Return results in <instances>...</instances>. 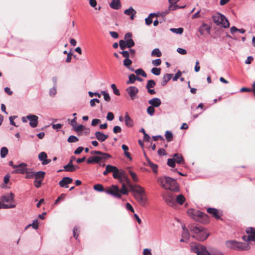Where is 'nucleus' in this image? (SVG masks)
<instances>
[{
  "mask_svg": "<svg viewBox=\"0 0 255 255\" xmlns=\"http://www.w3.org/2000/svg\"><path fill=\"white\" fill-rule=\"evenodd\" d=\"M25 173L26 174L25 178L31 179L35 177V172L29 171V169H27V172Z\"/></svg>",
  "mask_w": 255,
  "mask_h": 255,
  "instance_id": "obj_40",
  "label": "nucleus"
},
{
  "mask_svg": "<svg viewBox=\"0 0 255 255\" xmlns=\"http://www.w3.org/2000/svg\"><path fill=\"white\" fill-rule=\"evenodd\" d=\"M129 187L131 191L135 192L134 195H141L145 193L144 188L139 185L131 184Z\"/></svg>",
  "mask_w": 255,
  "mask_h": 255,
  "instance_id": "obj_14",
  "label": "nucleus"
},
{
  "mask_svg": "<svg viewBox=\"0 0 255 255\" xmlns=\"http://www.w3.org/2000/svg\"><path fill=\"white\" fill-rule=\"evenodd\" d=\"M147 162H148V165L152 169L153 172H154V173H157V168H158L157 165L156 164H155L153 163H152L149 159H147Z\"/></svg>",
  "mask_w": 255,
  "mask_h": 255,
  "instance_id": "obj_35",
  "label": "nucleus"
},
{
  "mask_svg": "<svg viewBox=\"0 0 255 255\" xmlns=\"http://www.w3.org/2000/svg\"><path fill=\"white\" fill-rule=\"evenodd\" d=\"M126 42L127 43L126 46L128 48H130L134 45V42L132 39H128Z\"/></svg>",
  "mask_w": 255,
  "mask_h": 255,
  "instance_id": "obj_57",
  "label": "nucleus"
},
{
  "mask_svg": "<svg viewBox=\"0 0 255 255\" xmlns=\"http://www.w3.org/2000/svg\"><path fill=\"white\" fill-rule=\"evenodd\" d=\"M101 94L103 95L104 99L106 101L109 102L110 101L111 98L109 94L104 91L101 92Z\"/></svg>",
  "mask_w": 255,
  "mask_h": 255,
  "instance_id": "obj_58",
  "label": "nucleus"
},
{
  "mask_svg": "<svg viewBox=\"0 0 255 255\" xmlns=\"http://www.w3.org/2000/svg\"><path fill=\"white\" fill-rule=\"evenodd\" d=\"M121 174V179H119L120 183L123 184V183L126 182L127 185L129 187V186L131 184L130 180L128 178L127 174H126L125 171H122V173Z\"/></svg>",
  "mask_w": 255,
  "mask_h": 255,
  "instance_id": "obj_20",
  "label": "nucleus"
},
{
  "mask_svg": "<svg viewBox=\"0 0 255 255\" xmlns=\"http://www.w3.org/2000/svg\"><path fill=\"white\" fill-rule=\"evenodd\" d=\"M185 201V198L182 194H179L175 198V203L182 205Z\"/></svg>",
  "mask_w": 255,
  "mask_h": 255,
  "instance_id": "obj_31",
  "label": "nucleus"
},
{
  "mask_svg": "<svg viewBox=\"0 0 255 255\" xmlns=\"http://www.w3.org/2000/svg\"><path fill=\"white\" fill-rule=\"evenodd\" d=\"M172 76V74H166L164 75L163 77L162 81L161 82V85L162 86H165L168 82L171 79Z\"/></svg>",
  "mask_w": 255,
  "mask_h": 255,
  "instance_id": "obj_32",
  "label": "nucleus"
},
{
  "mask_svg": "<svg viewBox=\"0 0 255 255\" xmlns=\"http://www.w3.org/2000/svg\"><path fill=\"white\" fill-rule=\"evenodd\" d=\"M112 157H108L106 156H102V155H96L91 156L87 160V162L88 164L98 163L100 161H103L111 158Z\"/></svg>",
  "mask_w": 255,
  "mask_h": 255,
  "instance_id": "obj_10",
  "label": "nucleus"
},
{
  "mask_svg": "<svg viewBox=\"0 0 255 255\" xmlns=\"http://www.w3.org/2000/svg\"><path fill=\"white\" fill-rule=\"evenodd\" d=\"M148 103L152 107H158L161 104V100L157 98H154L148 101Z\"/></svg>",
  "mask_w": 255,
  "mask_h": 255,
  "instance_id": "obj_25",
  "label": "nucleus"
},
{
  "mask_svg": "<svg viewBox=\"0 0 255 255\" xmlns=\"http://www.w3.org/2000/svg\"><path fill=\"white\" fill-rule=\"evenodd\" d=\"M191 251L193 253H196L197 254L199 253V254L203 255V254H205V253H206V251H207L206 250V248L204 247H201V248H199L197 246H195L192 248Z\"/></svg>",
  "mask_w": 255,
  "mask_h": 255,
  "instance_id": "obj_24",
  "label": "nucleus"
},
{
  "mask_svg": "<svg viewBox=\"0 0 255 255\" xmlns=\"http://www.w3.org/2000/svg\"><path fill=\"white\" fill-rule=\"evenodd\" d=\"M120 191L121 195V194L127 195L128 194V191L127 189L125 183H123L122 184V189L121 190H120Z\"/></svg>",
  "mask_w": 255,
  "mask_h": 255,
  "instance_id": "obj_46",
  "label": "nucleus"
},
{
  "mask_svg": "<svg viewBox=\"0 0 255 255\" xmlns=\"http://www.w3.org/2000/svg\"><path fill=\"white\" fill-rule=\"evenodd\" d=\"M123 170L120 171L118 169L117 171L115 172H113V176L114 178L117 179H121V173H122Z\"/></svg>",
  "mask_w": 255,
  "mask_h": 255,
  "instance_id": "obj_47",
  "label": "nucleus"
},
{
  "mask_svg": "<svg viewBox=\"0 0 255 255\" xmlns=\"http://www.w3.org/2000/svg\"><path fill=\"white\" fill-rule=\"evenodd\" d=\"M188 215L192 217L195 221H198L199 219H202L205 221H208L209 217L207 214L198 210L189 209L188 210Z\"/></svg>",
  "mask_w": 255,
  "mask_h": 255,
  "instance_id": "obj_6",
  "label": "nucleus"
},
{
  "mask_svg": "<svg viewBox=\"0 0 255 255\" xmlns=\"http://www.w3.org/2000/svg\"><path fill=\"white\" fill-rule=\"evenodd\" d=\"M170 30L171 31L177 34H181L183 32V28L181 27L178 28H172Z\"/></svg>",
  "mask_w": 255,
  "mask_h": 255,
  "instance_id": "obj_50",
  "label": "nucleus"
},
{
  "mask_svg": "<svg viewBox=\"0 0 255 255\" xmlns=\"http://www.w3.org/2000/svg\"><path fill=\"white\" fill-rule=\"evenodd\" d=\"M107 169L108 170L109 173L110 172H115L118 170V168L115 166H113L111 165H107L106 166Z\"/></svg>",
  "mask_w": 255,
  "mask_h": 255,
  "instance_id": "obj_43",
  "label": "nucleus"
},
{
  "mask_svg": "<svg viewBox=\"0 0 255 255\" xmlns=\"http://www.w3.org/2000/svg\"><path fill=\"white\" fill-rule=\"evenodd\" d=\"M126 41H124V40H121L119 41V46L120 48L122 50L125 49L126 47H127V46H126Z\"/></svg>",
  "mask_w": 255,
  "mask_h": 255,
  "instance_id": "obj_59",
  "label": "nucleus"
},
{
  "mask_svg": "<svg viewBox=\"0 0 255 255\" xmlns=\"http://www.w3.org/2000/svg\"><path fill=\"white\" fill-rule=\"evenodd\" d=\"M73 182V179L69 177H63L59 182V185L61 187L68 188V185Z\"/></svg>",
  "mask_w": 255,
  "mask_h": 255,
  "instance_id": "obj_17",
  "label": "nucleus"
},
{
  "mask_svg": "<svg viewBox=\"0 0 255 255\" xmlns=\"http://www.w3.org/2000/svg\"><path fill=\"white\" fill-rule=\"evenodd\" d=\"M93 188L95 190L99 191V192H102L104 191V188L102 184H95Z\"/></svg>",
  "mask_w": 255,
  "mask_h": 255,
  "instance_id": "obj_45",
  "label": "nucleus"
},
{
  "mask_svg": "<svg viewBox=\"0 0 255 255\" xmlns=\"http://www.w3.org/2000/svg\"><path fill=\"white\" fill-rule=\"evenodd\" d=\"M124 13L127 15H130V19H133L136 12L132 7H130L129 8L126 9Z\"/></svg>",
  "mask_w": 255,
  "mask_h": 255,
  "instance_id": "obj_27",
  "label": "nucleus"
},
{
  "mask_svg": "<svg viewBox=\"0 0 255 255\" xmlns=\"http://www.w3.org/2000/svg\"><path fill=\"white\" fill-rule=\"evenodd\" d=\"M176 3L177 2L169 3L170 5L169 6L168 9L167 11L163 12L162 15H166L167 14H168L169 13V11H170V10H174L177 9V8H183L184 7V6L179 7L178 5L176 4Z\"/></svg>",
  "mask_w": 255,
  "mask_h": 255,
  "instance_id": "obj_23",
  "label": "nucleus"
},
{
  "mask_svg": "<svg viewBox=\"0 0 255 255\" xmlns=\"http://www.w3.org/2000/svg\"><path fill=\"white\" fill-rule=\"evenodd\" d=\"M26 167L27 165L24 163H20L17 166H13V168H15V170L13 173L25 174L27 172Z\"/></svg>",
  "mask_w": 255,
  "mask_h": 255,
  "instance_id": "obj_15",
  "label": "nucleus"
},
{
  "mask_svg": "<svg viewBox=\"0 0 255 255\" xmlns=\"http://www.w3.org/2000/svg\"><path fill=\"white\" fill-rule=\"evenodd\" d=\"M120 53L122 54L123 56L125 58V59L129 58V52L128 51H123L122 52H120Z\"/></svg>",
  "mask_w": 255,
  "mask_h": 255,
  "instance_id": "obj_62",
  "label": "nucleus"
},
{
  "mask_svg": "<svg viewBox=\"0 0 255 255\" xmlns=\"http://www.w3.org/2000/svg\"><path fill=\"white\" fill-rule=\"evenodd\" d=\"M26 118L30 121L29 125L32 128H35L38 124V117L33 115H29L26 117Z\"/></svg>",
  "mask_w": 255,
  "mask_h": 255,
  "instance_id": "obj_16",
  "label": "nucleus"
},
{
  "mask_svg": "<svg viewBox=\"0 0 255 255\" xmlns=\"http://www.w3.org/2000/svg\"><path fill=\"white\" fill-rule=\"evenodd\" d=\"M80 232V228L78 226H75L73 229V237L76 240L78 239L79 233Z\"/></svg>",
  "mask_w": 255,
  "mask_h": 255,
  "instance_id": "obj_36",
  "label": "nucleus"
},
{
  "mask_svg": "<svg viewBox=\"0 0 255 255\" xmlns=\"http://www.w3.org/2000/svg\"><path fill=\"white\" fill-rule=\"evenodd\" d=\"M128 172L129 173V174L130 175L132 179V180L135 182H136L138 181V178L136 176V174L133 172L131 170H130V167H128Z\"/></svg>",
  "mask_w": 255,
  "mask_h": 255,
  "instance_id": "obj_38",
  "label": "nucleus"
},
{
  "mask_svg": "<svg viewBox=\"0 0 255 255\" xmlns=\"http://www.w3.org/2000/svg\"><path fill=\"white\" fill-rule=\"evenodd\" d=\"M101 123V120L98 119H93L91 123L92 126H96L98 124Z\"/></svg>",
  "mask_w": 255,
  "mask_h": 255,
  "instance_id": "obj_64",
  "label": "nucleus"
},
{
  "mask_svg": "<svg viewBox=\"0 0 255 255\" xmlns=\"http://www.w3.org/2000/svg\"><path fill=\"white\" fill-rule=\"evenodd\" d=\"M124 65L125 66H126V67H127L129 69H130V70L131 71H133V69H130L129 68L130 66L131 65V63H132V61L131 60H130L129 58H127V59H125L124 60Z\"/></svg>",
  "mask_w": 255,
  "mask_h": 255,
  "instance_id": "obj_37",
  "label": "nucleus"
},
{
  "mask_svg": "<svg viewBox=\"0 0 255 255\" xmlns=\"http://www.w3.org/2000/svg\"><path fill=\"white\" fill-rule=\"evenodd\" d=\"M185 160L183 156L180 153H175L173 155V158H169L167 160V165L171 167H175V163L178 164L184 163Z\"/></svg>",
  "mask_w": 255,
  "mask_h": 255,
  "instance_id": "obj_7",
  "label": "nucleus"
},
{
  "mask_svg": "<svg viewBox=\"0 0 255 255\" xmlns=\"http://www.w3.org/2000/svg\"><path fill=\"white\" fill-rule=\"evenodd\" d=\"M90 153L91 154H97L98 155H102V156H108V157H112L111 155L109 154V153H104V152H102L101 151H91Z\"/></svg>",
  "mask_w": 255,
  "mask_h": 255,
  "instance_id": "obj_39",
  "label": "nucleus"
},
{
  "mask_svg": "<svg viewBox=\"0 0 255 255\" xmlns=\"http://www.w3.org/2000/svg\"><path fill=\"white\" fill-rule=\"evenodd\" d=\"M122 131V128L120 126H116L113 128V132L115 133H118L121 132Z\"/></svg>",
  "mask_w": 255,
  "mask_h": 255,
  "instance_id": "obj_63",
  "label": "nucleus"
},
{
  "mask_svg": "<svg viewBox=\"0 0 255 255\" xmlns=\"http://www.w3.org/2000/svg\"><path fill=\"white\" fill-rule=\"evenodd\" d=\"M163 198L165 203L169 206L174 207L176 206L175 197L174 194L170 191L166 192L163 195Z\"/></svg>",
  "mask_w": 255,
  "mask_h": 255,
  "instance_id": "obj_9",
  "label": "nucleus"
},
{
  "mask_svg": "<svg viewBox=\"0 0 255 255\" xmlns=\"http://www.w3.org/2000/svg\"><path fill=\"white\" fill-rule=\"evenodd\" d=\"M154 108L151 106H149L147 109V112L150 116H152L154 114Z\"/></svg>",
  "mask_w": 255,
  "mask_h": 255,
  "instance_id": "obj_60",
  "label": "nucleus"
},
{
  "mask_svg": "<svg viewBox=\"0 0 255 255\" xmlns=\"http://www.w3.org/2000/svg\"><path fill=\"white\" fill-rule=\"evenodd\" d=\"M136 77L133 74H130L129 76V79L128 80L127 82V83L128 84H132L134 83L135 81L136 80Z\"/></svg>",
  "mask_w": 255,
  "mask_h": 255,
  "instance_id": "obj_49",
  "label": "nucleus"
},
{
  "mask_svg": "<svg viewBox=\"0 0 255 255\" xmlns=\"http://www.w3.org/2000/svg\"><path fill=\"white\" fill-rule=\"evenodd\" d=\"M207 212L210 216L217 220H220L223 221L222 217L223 216V212L220 209L209 207L207 208Z\"/></svg>",
  "mask_w": 255,
  "mask_h": 255,
  "instance_id": "obj_8",
  "label": "nucleus"
},
{
  "mask_svg": "<svg viewBox=\"0 0 255 255\" xmlns=\"http://www.w3.org/2000/svg\"><path fill=\"white\" fill-rule=\"evenodd\" d=\"M155 82L153 80H150L148 81L146 88L147 90L151 88H153L155 86Z\"/></svg>",
  "mask_w": 255,
  "mask_h": 255,
  "instance_id": "obj_48",
  "label": "nucleus"
},
{
  "mask_svg": "<svg viewBox=\"0 0 255 255\" xmlns=\"http://www.w3.org/2000/svg\"><path fill=\"white\" fill-rule=\"evenodd\" d=\"M151 72L154 75H159L160 74V72H161V68L154 67V68H152Z\"/></svg>",
  "mask_w": 255,
  "mask_h": 255,
  "instance_id": "obj_53",
  "label": "nucleus"
},
{
  "mask_svg": "<svg viewBox=\"0 0 255 255\" xmlns=\"http://www.w3.org/2000/svg\"><path fill=\"white\" fill-rule=\"evenodd\" d=\"M14 196L13 193H10L0 198L1 202H2L3 209L13 208L15 207L14 201Z\"/></svg>",
  "mask_w": 255,
  "mask_h": 255,
  "instance_id": "obj_4",
  "label": "nucleus"
},
{
  "mask_svg": "<svg viewBox=\"0 0 255 255\" xmlns=\"http://www.w3.org/2000/svg\"><path fill=\"white\" fill-rule=\"evenodd\" d=\"M190 232L193 234L192 237L199 241H204L209 236V233L205 228L201 226H197L195 224H190L188 227Z\"/></svg>",
  "mask_w": 255,
  "mask_h": 255,
  "instance_id": "obj_1",
  "label": "nucleus"
},
{
  "mask_svg": "<svg viewBox=\"0 0 255 255\" xmlns=\"http://www.w3.org/2000/svg\"><path fill=\"white\" fill-rule=\"evenodd\" d=\"M125 124L127 127H131L133 125V121L127 113L125 116Z\"/></svg>",
  "mask_w": 255,
  "mask_h": 255,
  "instance_id": "obj_29",
  "label": "nucleus"
},
{
  "mask_svg": "<svg viewBox=\"0 0 255 255\" xmlns=\"http://www.w3.org/2000/svg\"><path fill=\"white\" fill-rule=\"evenodd\" d=\"M105 192L107 194H111L115 197L118 198L121 197L120 189L117 185H112L110 187L106 189Z\"/></svg>",
  "mask_w": 255,
  "mask_h": 255,
  "instance_id": "obj_11",
  "label": "nucleus"
},
{
  "mask_svg": "<svg viewBox=\"0 0 255 255\" xmlns=\"http://www.w3.org/2000/svg\"><path fill=\"white\" fill-rule=\"evenodd\" d=\"M134 197L141 206H144L146 205L147 196L146 193L141 195H134Z\"/></svg>",
  "mask_w": 255,
  "mask_h": 255,
  "instance_id": "obj_13",
  "label": "nucleus"
},
{
  "mask_svg": "<svg viewBox=\"0 0 255 255\" xmlns=\"http://www.w3.org/2000/svg\"><path fill=\"white\" fill-rule=\"evenodd\" d=\"M66 194L62 193L61 194L60 196H59L57 199L55 200L54 204H58L61 201L63 200L66 197Z\"/></svg>",
  "mask_w": 255,
  "mask_h": 255,
  "instance_id": "obj_51",
  "label": "nucleus"
},
{
  "mask_svg": "<svg viewBox=\"0 0 255 255\" xmlns=\"http://www.w3.org/2000/svg\"><path fill=\"white\" fill-rule=\"evenodd\" d=\"M64 170H59L58 172H61L62 171H65L68 172H74V165L73 163H71V162H69L68 163L63 166Z\"/></svg>",
  "mask_w": 255,
  "mask_h": 255,
  "instance_id": "obj_26",
  "label": "nucleus"
},
{
  "mask_svg": "<svg viewBox=\"0 0 255 255\" xmlns=\"http://www.w3.org/2000/svg\"><path fill=\"white\" fill-rule=\"evenodd\" d=\"M111 7L115 9H119L121 6V2L120 0H112V2L110 4Z\"/></svg>",
  "mask_w": 255,
  "mask_h": 255,
  "instance_id": "obj_28",
  "label": "nucleus"
},
{
  "mask_svg": "<svg viewBox=\"0 0 255 255\" xmlns=\"http://www.w3.org/2000/svg\"><path fill=\"white\" fill-rule=\"evenodd\" d=\"M161 63V61L160 59H157L156 60H153L152 61V64L154 66H159Z\"/></svg>",
  "mask_w": 255,
  "mask_h": 255,
  "instance_id": "obj_61",
  "label": "nucleus"
},
{
  "mask_svg": "<svg viewBox=\"0 0 255 255\" xmlns=\"http://www.w3.org/2000/svg\"><path fill=\"white\" fill-rule=\"evenodd\" d=\"M212 19L217 25H221L224 28H228L230 26L229 21L224 15L219 13H217L212 16Z\"/></svg>",
  "mask_w": 255,
  "mask_h": 255,
  "instance_id": "obj_5",
  "label": "nucleus"
},
{
  "mask_svg": "<svg viewBox=\"0 0 255 255\" xmlns=\"http://www.w3.org/2000/svg\"><path fill=\"white\" fill-rule=\"evenodd\" d=\"M126 92L131 100H134L138 98L137 94L139 92L138 88L135 86H130L126 89Z\"/></svg>",
  "mask_w": 255,
  "mask_h": 255,
  "instance_id": "obj_12",
  "label": "nucleus"
},
{
  "mask_svg": "<svg viewBox=\"0 0 255 255\" xmlns=\"http://www.w3.org/2000/svg\"><path fill=\"white\" fill-rule=\"evenodd\" d=\"M158 182L160 183L161 186L166 190L175 192L179 191V185L173 178L165 176L159 178L158 179Z\"/></svg>",
  "mask_w": 255,
  "mask_h": 255,
  "instance_id": "obj_2",
  "label": "nucleus"
},
{
  "mask_svg": "<svg viewBox=\"0 0 255 255\" xmlns=\"http://www.w3.org/2000/svg\"><path fill=\"white\" fill-rule=\"evenodd\" d=\"M161 55H162L161 52H160L159 49L158 48H155V49H153L152 50V51L151 52V55L152 56H156V57H159L161 56Z\"/></svg>",
  "mask_w": 255,
  "mask_h": 255,
  "instance_id": "obj_42",
  "label": "nucleus"
},
{
  "mask_svg": "<svg viewBox=\"0 0 255 255\" xmlns=\"http://www.w3.org/2000/svg\"><path fill=\"white\" fill-rule=\"evenodd\" d=\"M45 173L44 171H38L35 172V177L36 179L43 181L44 178Z\"/></svg>",
  "mask_w": 255,
  "mask_h": 255,
  "instance_id": "obj_33",
  "label": "nucleus"
},
{
  "mask_svg": "<svg viewBox=\"0 0 255 255\" xmlns=\"http://www.w3.org/2000/svg\"><path fill=\"white\" fill-rule=\"evenodd\" d=\"M111 88L113 89V92L114 93L117 95V96H119L120 95V91L117 88V87L116 86V85L115 84H112L111 85Z\"/></svg>",
  "mask_w": 255,
  "mask_h": 255,
  "instance_id": "obj_54",
  "label": "nucleus"
},
{
  "mask_svg": "<svg viewBox=\"0 0 255 255\" xmlns=\"http://www.w3.org/2000/svg\"><path fill=\"white\" fill-rule=\"evenodd\" d=\"M165 138L168 142H170L173 139V134L171 131H166L165 132Z\"/></svg>",
  "mask_w": 255,
  "mask_h": 255,
  "instance_id": "obj_41",
  "label": "nucleus"
},
{
  "mask_svg": "<svg viewBox=\"0 0 255 255\" xmlns=\"http://www.w3.org/2000/svg\"><path fill=\"white\" fill-rule=\"evenodd\" d=\"M155 16H156V14L155 13H150L148 15V16L145 18V23L148 25L151 24V23L152 22V18L153 17Z\"/></svg>",
  "mask_w": 255,
  "mask_h": 255,
  "instance_id": "obj_34",
  "label": "nucleus"
},
{
  "mask_svg": "<svg viewBox=\"0 0 255 255\" xmlns=\"http://www.w3.org/2000/svg\"><path fill=\"white\" fill-rule=\"evenodd\" d=\"M135 73L137 75H140L144 77H146L147 75L142 69H138L135 71Z\"/></svg>",
  "mask_w": 255,
  "mask_h": 255,
  "instance_id": "obj_52",
  "label": "nucleus"
},
{
  "mask_svg": "<svg viewBox=\"0 0 255 255\" xmlns=\"http://www.w3.org/2000/svg\"><path fill=\"white\" fill-rule=\"evenodd\" d=\"M78 140V138L74 135H70L67 139V141L69 142H75Z\"/></svg>",
  "mask_w": 255,
  "mask_h": 255,
  "instance_id": "obj_56",
  "label": "nucleus"
},
{
  "mask_svg": "<svg viewBox=\"0 0 255 255\" xmlns=\"http://www.w3.org/2000/svg\"><path fill=\"white\" fill-rule=\"evenodd\" d=\"M140 132H142L144 135L143 140L144 141H148L149 139L150 136L146 133L144 129L143 128H142L140 130Z\"/></svg>",
  "mask_w": 255,
  "mask_h": 255,
  "instance_id": "obj_55",
  "label": "nucleus"
},
{
  "mask_svg": "<svg viewBox=\"0 0 255 255\" xmlns=\"http://www.w3.org/2000/svg\"><path fill=\"white\" fill-rule=\"evenodd\" d=\"M95 135L96 138L100 142L104 141L108 138V135L105 134L101 131H96Z\"/></svg>",
  "mask_w": 255,
  "mask_h": 255,
  "instance_id": "obj_21",
  "label": "nucleus"
},
{
  "mask_svg": "<svg viewBox=\"0 0 255 255\" xmlns=\"http://www.w3.org/2000/svg\"><path fill=\"white\" fill-rule=\"evenodd\" d=\"M8 153V149L6 147H2L0 149V156L4 158Z\"/></svg>",
  "mask_w": 255,
  "mask_h": 255,
  "instance_id": "obj_44",
  "label": "nucleus"
},
{
  "mask_svg": "<svg viewBox=\"0 0 255 255\" xmlns=\"http://www.w3.org/2000/svg\"><path fill=\"white\" fill-rule=\"evenodd\" d=\"M225 244L228 248L239 251H248L251 248L250 243L240 242L236 240L227 241Z\"/></svg>",
  "mask_w": 255,
  "mask_h": 255,
  "instance_id": "obj_3",
  "label": "nucleus"
},
{
  "mask_svg": "<svg viewBox=\"0 0 255 255\" xmlns=\"http://www.w3.org/2000/svg\"><path fill=\"white\" fill-rule=\"evenodd\" d=\"M182 229L183 230V232L182 234V238L188 239L189 237V232L188 229H187L185 224L182 225Z\"/></svg>",
  "mask_w": 255,
  "mask_h": 255,
  "instance_id": "obj_30",
  "label": "nucleus"
},
{
  "mask_svg": "<svg viewBox=\"0 0 255 255\" xmlns=\"http://www.w3.org/2000/svg\"><path fill=\"white\" fill-rule=\"evenodd\" d=\"M246 233L249 237H251L250 239L251 241L255 243V228L253 227H248L246 229Z\"/></svg>",
  "mask_w": 255,
  "mask_h": 255,
  "instance_id": "obj_22",
  "label": "nucleus"
},
{
  "mask_svg": "<svg viewBox=\"0 0 255 255\" xmlns=\"http://www.w3.org/2000/svg\"><path fill=\"white\" fill-rule=\"evenodd\" d=\"M211 27L207 24L203 23L198 28V31L200 34L203 35L205 34V32L208 34L210 33Z\"/></svg>",
  "mask_w": 255,
  "mask_h": 255,
  "instance_id": "obj_19",
  "label": "nucleus"
},
{
  "mask_svg": "<svg viewBox=\"0 0 255 255\" xmlns=\"http://www.w3.org/2000/svg\"><path fill=\"white\" fill-rule=\"evenodd\" d=\"M47 155L45 152H41L38 154V159L41 161L42 165H46L51 162V159H47Z\"/></svg>",
  "mask_w": 255,
  "mask_h": 255,
  "instance_id": "obj_18",
  "label": "nucleus"
}]
</instances>
